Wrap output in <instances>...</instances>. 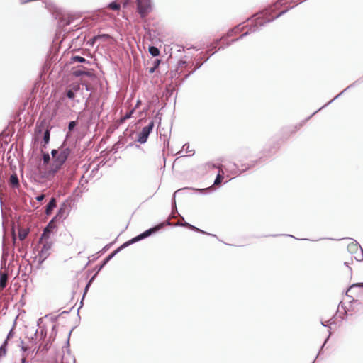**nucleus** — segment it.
Here are the masks:
<instances>
[{
	"instance_id": "f257e3e1",
	"label": "nucleus",
	"mask_w": 363,
	"mask_h": 363,
	"mask_svg": "<svg viewBox=\"0 0 363 363\" xmlns=\"http://www.w3.org/2000/svg\"><path fill=\"white\" fill-rule=\"evenodd\" d=\"M71 152V148L66 146L65 140L58 149H52L50 152L52 162L45 168L38 169L39 177L42 179L52 180L62 168Z\"/></svg>"
},
{
	"instance_id": "b1692460",
	"label": "nucleus",
	"mask_w": 363,
	"mask_h": 363,
	"mask_svg": "<svg viewBox=\"0 0 363 363\" xmlns=\"http://www.w3.org/2000/svg\"><path fill=\"white\" fill-rule=\"evenodd\" d=\"M100 117V113L98 111H95L94 110H92L89 115V117L85 121V125L86 127H89L91 125H92L94 121L99 118Z\"/></svg>"
},
{
	"instance_id": "09e8293b",
	"label": "nucleus",
	"mask_w": 363,
	"mask_h": 363,
	"mask_svg": "<svg viewBox=\"0 0 363 363\" xmlns=\"http://www.w3.org/2000/svg\"><path fill=\"white\" fill-rule=\"evenodd\" d=\"M133 3L134 0H121V4H122L123 7L125 9L133 6Z\"/></svg>"
},
{
	"instance_id": "e2e57ef3",
	"label": "nucleus",
	"mask_w": 363,
	"mask_h": 363,
	"mask_svg": "<svg viewBox=\"0 0 363 363\" xmlns=\"http://www.w3.org/2000/svg\"><path fill=\"white\" fill-rule=\"evenodd\" d=\"M213 55V54H210L207 57H205L204 55H201L199 56V59L203 63H205L206 62H207L210 57Z\"/></svg>"
},
{
	"instance_id": "20e7f679",
	"label": "nucleus",
	"mask_w": 363,
	"mask_h": 363,
	"mask_svg": "<svg viewBox=\"0 0 363 363\" xmlns=\"http://www.w3.org/2000/svg\"><path fill=\"white\" fill-rule=\"evenodd\" d=\"M48 122L45 119L42 120L36 124L35 133L38 135L43 134V140L40 143L41 148H46L50 139V128L47 127Z\"/></svg>"
},
{
	"instance_id": "423d86ee",
	"label": "nucleus",
	"mask_w": 363,
	"mask_h": 363,
	"mask_svg": "<svg viewBox=\"0 0 363 363\" xmlns=\"http://www.w3.org/2000/svg\"><path fill=\"white\" fill-rule=\"evenodd\" d=\"M361 82H363V77H360L358 79H357L356 81H354L353 83L350 84L348 86H347L344 90H342L340 93H339L337 95H336L333 99H331L330 101H329L328 103H326L325 105H323L322 107H320L319 109H318L317 111H315V112H313L310 116H308V118H306L304 121H303L299 125H298V127L296 126L295 127V129L297 130L299 127L302 126L303 124L308 121L311 117H313L315 114H316L318 111H320V110H322L323 108H325L326 106H328L329 104H330L331 103H333L335 100H336L337 99H338L342 94H344L345 91H347V90L354 87L356 85L360 84Z\"/></svg>"
},
{
	"instance_id": "6e6d98bb",
	"label": "nucleus",
	"mask_w": 363,
	"mask_h": 363,
	"mask_svg": "<svg viewBox=\"0 0 363 363\" xmlns=\"http://www.w3.org/2000/svg\"><path fill=\"white\" fill-rule=\"evenodd\" d=\"M337 318H339L338 317V308L337 309L335 313L333 315V317L328 320V322L330 323V325H335L337 323L336 320Z\"/></svg>"
},
{
	"instance_id": "ddd939ff",
	"label": "nucleus",
	"mask_w": 363,
	"mask_h": 363,
	"mask_svg": "<svg viewBox=\"0 0 363 363\" xmlns=\"http://www.w3.org/2000/svg\"><path fill=\"white\" fill-rule=\"evenodd\" d=\"M170 225L169 221L162 222L142 232L145 239L154 235L161 231L166 225Z\"/></svg>"
},
{
	"instance_id": "69168bd1",
	"label": "nucleus",
	"mask_w": 363,
	"mask_h": 363,
	"mask_svg": "<svg viewBox=\"0 0 363 363\" xmlns=\"http://www.w3.org/2000/svg\"><path fill=\"white\" fill-rule=\"evenodd\" d=\"M45 198V194H40L35 196V199L38 202H42Z\"/></svg>"
},
{
	"instance_id": "72a5a7b5",
	"label": "nucleus",
	"mask_w": 363,
	"mask_h": 363,
	"mask_svg": "<svg viewBox=\"0 0 363 363\" xmlns=\"http://www.w3.org/2000/svg\"><path fill=\"white\" fill-rule=\"evenodd\" d=\"M39 242H43V245L40 250H43V252H49V250L51 249L52 246V242L50 241V240H40V238L39 239Z\"/></svg>"
},
{
	"instance_id": "052dcab7",
	"label": "nucleus",
	"mask_w": 363,
	"mask_h": 363,
	"mask_svg": "<svg viewBox=\"0 0 363 363\" xmlns=\"http://www.w3.org/2000/svg\"><path fill=\"white\" fill-rule=\"evenodd\" d=\"M14 327H15V325H13L12 328L9 331L5 340H7L9 341V340H11V338L13 337V336L15 335Z\"/></svg>"
},
{
	"instance_id": "9d476101",
	"label": "nucleus",
	"mask_w": 363,
	"mask_h": 363,
	"mask_svg": "<svg viewBox=\"0 0 363 363\" xmlns=\"http://www.w3.org/2000/svg\"><path fill=\"white\" fill-rule=\"evenodd\" d=\"M155 127L154 121H150L147 125L144 126L142 130L138 133L137 138L135 142L139 143L140 144H144L147 141V139L152 132L153 128Z\"/></svg>"
},
{
	"instance_id": "bb28decb",
	"label": "nucleus",
	"mask_w": 363,
	"mask_h": 363,
	"mask_svg": "<svg viewBox=\"0 0 363 363\" xmlns=\"http://www.w3.org/2000/svg\"><path fill=\"white\" fill-rule=\"evenodd\" d=\"M126 142V139L123 136H120L118 140L112 146L111 152L116 153L118 149L123 147Z\"/></svg>"
},
{
	"instance_id": "7ed1b4c3",
	"label": "nucleus",
	"mask_w": 363,
	"mask_h": 363,
	"mask_svg": "<svg viewBox=\"0 0 363 363\" xmlns=\"http://www.w3.org/2000/svg\"><path fill=\"white\" fill-rule=\"evenodd\" d=\"M189 62L186 59H180L178 60L177 64V67L174 69L171 70L170 72H167V78H169L171 79V82L175 86H180L182 84H179L183 78H181L180 76L183 74V67H187L189 65Z\"/></svg>"
},
{
	"instance_id": "412c9836",
	"label": "nucleus",
	"mask_w": 363,
	"mask_h": 363,
	"mask_svg": "<svg viewBox=\"0 0 363 363\" xmlns=\"http://www.w3.org/2000/svg\"><path fill=\"white\" fill-rule=\"evenodd\" d=\"M266 162V159H264L263 156H260L258 159L251 161L250 163L242 164L241 166L242 167L243 172H246L248 169H250L252 167H256L257 165H261Z\"/></svg>"
},
{
	"instance_id": "58836bf2",
	"label": "nucleus",
	"mask_w": 363,
	"mask_h": 363,
	"mask_svg": "<svg viewBox=\"0 0 363 363\" xmlns=\"http://www.w3.org/2000/svg\"><path fill=\"white\" fill-rule=\"evenodd\" d=\"M57 325L56 324L53 325L51 329V332L49 336L48 340L53 342L56 338L57 334Z\"/></svg>"
},
{
	"instance_id": "c9c22d12",
	"label": "nucleus",
	"mask_w": 363,
	"mask_h": 363,
	"mask_svg": "<svg viewBox=\"0 0 363 363\" xmlns=\"http://www.w3.org/2000/svg\"><path fill=\"white\" fill-rule=\"evenodd\" d=\"M133 244H134V243H133V240H132V238H131V239H130V240H128L125 241V242H123L122 245H120L119 247H118L117 248H116V249L114 250V251H115V252H116V254H118V253H119L121 251H122L123 249H125V248H126V247H129L130 245H133Z\"/></svg>"
},
{
	"instance_id": "13d9d810",
	"label": "nucleus",
	"mask_w": 363,
	"mask_h": 363,
	"mask_svg": "<svg viewBox=\"0 0 363 363\" xmlns=\"http://www.w3.org/2000/svg\"><path fill=\"white\" fill-rule=\"evenodd\" d=\"M21 350L23 352V354H26V355H28L29 353L32 351L31 348L27 345H21Z\"/></svg>"
},
{
	"instance_id": "4d7b16f0",
	"label": "nucleus",
	"mask_w": 363,
	"mask_h": 363,
	"mask_svg": "<svg viewBox=\"0 0 363 363\" xmlns=\"http://www.w3.org/2000/svg\"><path fill=\"white\" fill-rule=\"evenodd\" d=\"M41 348L42 346H40L39 345L38 346L35 345V347L32 350L31 353L35 354V355H37L40 353L43 354V350Z\"/></svg>"
},
{
	"instance_id": "680f3d73",
	"label": "nucleus",
	"mask_w": 363,
	"mask_h": 363,
	"mask_svg": "<svg viewBox=\"0 0 363 363\" xmlns=\"http://www.w3.org/2000/svg\"><path fill=\"white\" fill-rule=\"evenodd\" d=\"M7 347H8V340H5L1 345L0 346V350H2L4 352H7Z\"/></svg>"
},
{
	"instance_id": "3c124183",
	"label": "nucleus",
	"mask_w": 363,
	"mask_h": 363,
	"mask_svg": "<svg viewBox=\"0 0 363 363\" xmlns=\"http://www.w3.org/2000/svg\"><path fill=\"white\" fill-rule=\"evenodd\" d=\"M182 151H185L187 153L188 152H191V151H193V154L192 155L194 154V150H189V144L188 143H186L184 145H183L182 150L179 151L177 152V154H179V155L181 154Z\"/></svg>"
},
{
	"instance_id": "8fccbe9b",
	"label": "nucleus",
	"mask_w": 363,
	"mask_h": 363,
	"mask_svg": "<svg viewBox=\"0 0 363 363\" xmlns=\"http://www.w3.org/2000/svg\"><path fill=\"white\" fill-rule=\"evenodd\" d=\"M354 287H359V288H363V282H359V283H354L352 284L347 289V291H346V296H347L348 297H351V296H350L347 293L349 291L351 290L352 288H354Z\"/></svg>"
},
{
	"instance_id": "cd10ccee",
	"label": "nucleus",
	"mask_w": 363,
	"mask_h": 363,
	"mask_svg": "<svg viewBox=\"0 0 363 363\" xmlns=\"http://www.w3.org/2000/svg\"><path fill=\"white\" fill-rule=\"evenodd\" d=\"M56 208V199L54 197H52L49 202L47 203L45 206V214L47 216H50L52 214L53 210Z\"/></svg>"
},
{
	"instance_id": "f704fd0d",
	"label": "nucleus",
	"mask_w": 363,
	"mask_h": 363,
	"mask_svg": "<svg viewBox=\"0 0 363 363\" xmlns=\"http://www.w3.org/2000/svg\"><path fill=\"white\" fill-rule=\"evenodd\" d=\"M50 154L48 152H43V167L41 168H45L47 165L51 163L52 159L50 157Z\"/></svg>"
},
{
	"instance_id": "49530a36",
	"label": "nucleus",
	"mask_w": 363,
	"mask_h": 363,
	"mask_svg": "<svg viewBox=\"0 0 363 363\" xmlns=\"http://www.w3.org/2000/svg\"><path fill=\"white\" fill-rule=\"evenodd\" d=\"M40 340L44 341L47 337V329L45 326L40 327Z\"/></svg>"
},
{
	"instance_id": "a18cd8bd",
	"label": "nucleus",
	"mask_w": 363,
	"mask_h": 363,
	"mask_svg": "<svg viewBox=\"0 0 363 363\" xmlns=\"http://www.w3.org/2000/svg\"><path fill=\"white\" fill-rule=\"evenodd\" d=\"M77 125H78L77 120L70 121L68 123V125H67V128H68L69 131H74L77 128Z\"/></svg>"
},
{
	"instance_id": "bf43d9fd",
	"label": "nucleus",
	"mask_w": 363,
	"mask_h": 363,
	"mask_svg": "<svg viewBox=\"0 0 363 363\" xmlns=\"http://www.w3.org/2000/svg\"><path fill=\"white\" fill-rule=\"evenodd\" d=\"M97 41H99V40L97 39L96 35H95L90 38L86 45L93 47Z\"/></svg>"
},
{
	"instance_id": "9b49d317",
	"label": "nucleus",
	"mask_w": 363,
	"mask_h": 363,
	"mask_svg": "<svg viewBox=\"0 0 363 363\" xmlns=\"http://www.w3.org/2000/svg\"><path fill=\"white\" fill-rule=\"evenodd\" d=\"M182 59H186L189 62V65L188 67L194 66V68L191 71H189L187 74H184L183 79L178 83L179 84H182L186 79H187L191 74H193L197 69L201 67V66L203 65V62H202L199 57L195 58L194 60H192L191 57H189L187 55H184V57Z\"/></svg>"
},
{
	"instance_id": "4be33fe9",
	"label": "nucleus",
	"mask_w": 363,
	"mask_h": 363,
	"mask_svg": "<svg viewBox=\"0 0 363 363\" xmlns=\"http://www.w3.org/2000/svg\"><path fill=\"white\" fill-rule=\"evenodd\" d=\"M338 317L340 318L341 321L346 320L348 317L347 309L343 303V301H340L338 304Z\"/></svg>"
},
{
	"instance_id": "79ce46f5",
	"label": "nucleus",
	"mask_w": 363,
	"mask_h": 363,
	"mask_svg": "<svg viewBox=\"0 0 363 363\" xmlns=\"http://www.w3.org/2000/svg\"><path fill=\"white\" fill-rule=\"evenodd\" d=\"M108 8L112 11H118L121 8V5L116 1H112L108 4Z\"/></svg>"
},
{
	"instance_id": "2f4dec72",
	"label": "nucleus",
	"mask_w": 363,
	"mask_h": 363,
	"mask_svg": "<svg viewBox=\"0 0 363 363\" xmlns=\"http://www.w3.org/2000/svg\"><path fill=\"white\" fill-rule=\"evenodd\" d=\"M8 281V274L4 271V269L0 270V289H4L7 285Z\"/></svg>"
},
{
	"instance_id": "e433bc0d",
	"label": "nucleus",
	"mask_w": 363,
	"mask_h": 363,
	"mask_svg": "<svg viewBox=\"0 0 363 363\" xmlns=\"http://www.w3.org/2000/svg\"><path fill=\"white\" fill-rule=\"evenodd\" d=\"M148 52L152 57H158L160 55V49L153 45L148 46Z\"/></svg>"
},
{
	"instance_id": "de8ad7c7",
	"label": "nucleus",
	"mask_w": 363,
	"mask_h": 363,
	"mask_svg": "<svg viewBox=\"0 0 363 363\" xmlns=\"http://www.w3.org/2000/svg\"><path fill=\"white\" fill-rule=\"evenodd\" d=\"M161 64H162V67L165 65V63L162 62V60H160L159 58H155L152 61V67H155L158 70L160 69V66Z\"/></svg>"
},
{
	"instance_id": "aec40b11",
	"label": "nucleus",
	"mask_w": 363,
	"mask_h": 363,
	"mask_svg": "<svg viewBox=\"0 0 363 363\" xmlns=\"http://www.w3.org/2000/svg\"><path fill=\"white\" fill-rule=\"evenodd\" d=\"M345 239H349V240H352V242L347 245V250H348V252L350 254H354V253H356L357 251L358 250V249L359 248L360 251H361V253H362V258L360 259L356 258V259L357 261L363 260V249L360 246V245L357 241H355L354 240H353V239H352L350 238H346Z\"/></svg>"
},
{
	"instance_id": "864d4df0",
	"label": "nucleus",
	"mask_w": 363,
	"mask_h": 363,
	"mask_svg": "<svg viewBox=\"0 0 363 363\" xmlns=\"http://www.w3.org/2000/svg\"><path fill=\"white\" fill-rule=\"evenodd\" d=\"M113 244V242L106 245L104 247H103V248L100 251L98 252V253L101 254V255L104 254L110 249V247L112 246Z\"/></svg>"
},
{
	"instance_id": "f3484780",
	"label": "nucleus",
	"mask_w": 363,
	"mask_h": 363,
	"mask_svg": "<svg viewBox=\"0 0 363 363\" xmlns=\"http://www.w3.org/2000/svg\"><path fill=\"white\" fill-rule=\"evenodd\" d=\"M117 254L113 250L108 255H107L100 264H97L93 269H90L88 271L89 273H91L92 271H96V273H99L103 268Z\"/></svg>"
},
{
	"instance_id": "5701e85b",
	"label": "nucleus",
	"mask_w": 363,
	"mask_h": 363,
	"mask_svg": "<svg viewBox=\"0 0 363 363\" xmlns=\"http://www.w3.org/2000/svg\"><path fill=\"white\" fill-rule=\"evenodd\" d=\"M320 324L323 326V327H326V328H328V335L327 336V337L325 339L323 345H321L319 351H318V353L315 357V359L318 357V355L322 352V350L324 347V346L325 345V344L328 342V341L329 340L331 335H332V332H331V325H330V323L328 321H323L321 320L320 321Z\"/></svg>"
},
{
	"instance_id": "4c0bfd02",
	"label": "nucleus",
	"mask_w": 363,
	"mask_h": 363,
	"mask_svg": "<svg viewBox=\"0 0 363 363\" xmlns=\"http://www.w3.org/2000/svg\"><path fill=\"white\" fill-rule=\"evenodd\" d=\"M9 182L13 188H18L19 186V179L16 173L11 175Z\"/></svg>"
},
{
	"instance_id": "0e129e2a",
	"label": "nucleus",
	"mask_w": 363,
	"mask_h": 363,
	"mask_svg": "<svg viewBox=\"0 0 363 363\" xmlns=\"http://www.w3.org/2000/svg\"><path fill=\"white\" fill-rule=\"evenodd\" d=\"M197 233H201V234H203V235H211L212 237H215V238H218L216 235L209 233H208L206 231H204L203 230H201L200 228H199V230H197Z\"/></svg>"
},
{
	"instance_id": "39448f33",
	"label": "nucleus",
	"mask_w": 363,
	"mask_h": 363,
	"mask_svg": "<svg viewBox=\"0 0 363 363\" xmlns=\"http://www.w3.org/2000/svg\"><path fill=\"white\" fill-rule=\"evenodd\" d=\"M188 190H193L197 194L206 195V194L213 193L215 189L212 186H209V187L203 188V189H196V188H193V187H184V188H181V189L177 190L173 194L172 199H171V206H172V212L177 211V204H176V195L183 193L184 191H186Z\"/></svg>"
},
{
	"instance_id": "7c9ffc66",
	"label": "nucleus",
	"mask_w": 363,
	"mask_h": 363,
	"mask_svg": "<svg viewBox=\"0 0 363 363\" xmlns=\"http://www.w3.org/2000/svg\"><path fill=\"white\" fill-rule=\"evenodd\" d=\"M79 89V85H74L72 89H66L65 96L71 100H74L76 96L77 91Z\"/></svg>"
},
{
	"instance_id": "f8f14e48",
	"label": "nucleus",
	"mask_w": 363,
	"mask_h": 363,
	"mask_svg": "<svg viewBox=\"0 0 363 363\" xmlns=\"http://www.w3.org/2000/svg\"><path fill=\"white\" fill-rule=\"evenodd\" d=\"M55 218H52L43 230L40 240H50L51 235H54L57 230V225L55 222Z\"/></svg>"
},
{
	"instance_id": "4468645a",
	"label": "nucleus",
	"mask_w": 363,
	"mask_h": 363,
	"mask_svg": "<svg viewBox=\"0 0 363 363\" xmlns=\"http://www.w3.org/2000/svg\"><path fill=\"white\" fill-rule=\"evenodd\" d=\"M177 86H175L172 83H169L165 86V88L162 92V100L164 104L163 107H164L167 104L168 101H169V99L174 94V92L175 91V88Z\"/></svg>"
},
{
	"instance_id": "0eeeda50",
	"label": "nucleus",
	"mask_w": 363,
	"mask_h": 363,
	"mask_svg": "<svg viewBox=\"0 0 363 363\" xmlns=\"http://www.w3.org/2000/svg\"><path fill=\"white\" fill-rule=\"evenodd\" d=\"M361 82H363V77H360L358 79H357L356 81H354L353 83L350 84L348 86H347L344 90H342L340 93H339L337 95H336L333 99H331L330 101H329L328 103H326L325 105H323L322 107H320L319 109H318L317 111H315V112H313L310 116H308V118H306L304 121H303L299 125H298V127L296 126L295 127V129L297 130L299 127L302 126L303 124L308 121L311 117H313L315 114H316L318 111H320V110H322L323 108H325L326 106H328L329 104H330L331 103H333L335 100H336L337 99H338L342 94H344L345 91H347V90L354 87L356 85L360 84Z\"/></svg>"
},
{
	"instance_id": "1a4fd4ad",
	"label": "nucleus",
	"mask_w": 363,
	"mask_h": 363,
	"mask_svg": "<svg viewBox=\"0 0 363 363\" xmlns=\"http://www.w3.org/2000/svg\"><path fill=\"white\" fill-rule=\"evenodd\" d=\"M71 74L79 78L88 77L92 79L94 77V69H89L82 65L73 66L71 68Z\"/></svg>"
},
{
	"instance_id": "37998d69",
	"label": "nucleus",
	"mask_w": 363,
	"mask_h": 363,
	"mask_svg": "<svg viewBox=\"0 0 363 363\" xmlns=\"http://www.w3.org/2000/svg\"><path fill=\"white\" fill-rule=\"evenodd\" d=\"M74 328H75V327H73L70 330V331L69 332L68 335H67V341H66V342L65 344V346H64V347L66 348L67 353L70 352V349H69L70 342H69V340H70L71 334H72V331L74 330Z\"/></svg>"
},
{
	"instance_id": "393cba45",
	"label": "nucleus",
	"mask_w": 363,
	"mask_h": 363,
	"mask_svg": "<svg viewBox=\"0 0 363 363\" xmlns=\"http://www.w3.org/2000/svg\"><path fill=\"white\" fill-rule=\"evenodd\" d=\"M9 255V252L7 249H6V247L4 246V242H2V255H1V269H5L6 268Z\"/></svg>"
},
{
	"instance_id": "5fc2aeb1",
	"label": "nucleus",
	"mask_w": 363,
	"mask_h": 363,
	"mask_svg": "<svg viewBox=\"0 0 363 363\" xmlns=\"http://www.w3.org/2000/svg\"><path fill=\"white\" fill-rule=\"evenodd\" d=\"M144 235H143V233H141L138 234V235L132 238L133 243L135 244L139 241L144 240L145 239Z\"/></svg>"
},
{
	"instance_id": "ea45409f",
	"label": "nucleus",
	"mask_w": 363,
	"mask_h": 363,
	"mask_svg": "<svg viewBox=\"0 0 363 363\" xmlns=\"http://www.w3.org/2000/svg\"><path fill=\"white\" fill-rule=\"evenodd\" d=\"M52 342L51 341H50L49 340H48L47 341H45L44 343H40L39 345L40 346H42V350H43V354H45L48 352V350L50 349L51 347V345H52Z\"/></svg>"
},
{
	"instance_id": "a878e982",
	"label": "nucleus",
	"mask_w": 363,
	"mask_h": 363,
	"mask_svg": "<svg viewBox=\"0 0 363 363\" xmlns=\"http://www.w3.org/2000/svg\"><path fill=\"white\" fill-rule=\"evenodd\" d=\"M74 62L81 63V64H82V65H91L92 64V62L91 61L86 60V58H84V57H82L80 55H72L71 57L69 63L73 64Z\"/></svg>"
},
{
	"instance_id": "774afa93",
	"label": "nucleus",
	"mask_w": 363,
	"mask_h": 363,
	"mask_svg": "<svg viewBox=\"0 0 363 363\" xmlns=\"http://www.w3.org/2000/svg\"><path fill=\"white\" fill-rule=\"evenodd\" d=\"M147 70H148V72H149L150 74H153V73H155V72H160V70H158L157 69H156L155 67H152H152H149V68H147Z\"/></svg>"
},
{
	"instance_id": "c85d7f7f",
	"label": "nucleus",
	"mask_w": 363,
	"mask_h": 363,
	"mask_svg": "<svg viewBox=\"0 0 363 363\" xmlns=\"http://www.w3.org/2000/svg\"><path fill=\"white\" fill-rule=\"evenodd\" d=\"M144 30L145 31V35L148 38L149 40L153 41L157 39L158 35L157 31L145 26H144Z\"/></svg>"
},
{
	"instance_id": "a211bd4d",
	"label": "nucleus",
	"mask_w": 363,
	"mask_h": 363,
	"mask_svg": "<svg viewBox=\"0 0 363 363\" xmlns=\"http://www.w3.org/2000/svg\"><path fill=\"white\" fill-rule=\"evenodd\" d=\"M98 274L99 273H96V271H95V273L94 274H93L91 276V277L89 279V280L87 281L84 289V293H83V295H82V298L80 301V304H79V306L77 309V315L78 317L80 318V316H79V309L82 308L83 305H84V297L86 296V294H87L91 285L92 284V283L94 282V281L96 279V278L98 276Z\"/></svg>"
},
{
	"instance_id": "2eb2a0df",
	"label": "nucleus",
	"mask_w": 363,
	"mask_h": 363,
	"mask_svg": "<svg viewBox=\"0 0 363 363\" xmlns=\"http://www.w3.org/2000/svg\"><path fill=\"white\" fill-rule=\"evenodd\" d=\"M71 209V205L68 202V201H65L62 202V203L60 205V208L57 210L56 215L53 217L55 218V220L57 218H65L66 216L68 215L69 211Z\"/></svg>"
},
{
	"instance_id": "603ef678",
	"label": "nucleus",
	"mask_w": 363,
	"mask_h": 363,
	"mask_svg": "<svg viewBox=\"0 0 363 363\" xmlns=\"http://www.w3.org/2000/svg\"><path fill=\"white\" fill-rule=\"evenodd\" d=\"M97 39L99 40L106 41L109 39L110 35L106 33H101L96 35Z\"/></svg>"
},
{
	"instance_id": "c03bdc74",
	"label": "nucleus",
	"mask_w": 363,
	"mask_h": 363,
	"mask_svg": "<svg viewBox=\"0 0 363 363\" xmlns=\"http://www.w3.org/2000/svg\"><path fill=\"white\" fill-rule=\"evenodd\" d=\"M38 333V330H35L34 333L29 337V343L32 344L33 345H37Z\"/></svg>"
},
{
	"instance_id": "dca6fc26",
	"label": "nucleus",
	"mask_w": 363,
	"mask_h": 363,
	"mask_svg": "<svg viewBox=\"0 0 363 363\" xmlns=\"http://www.w3.org/2000/svg\"><path fill=\"white\" fill-rule=\"evenodd\" d=\"M222 169H224L226 172L233 175L235 177L243 173L242 169H240L237 164L234 162H228V164L223 165Z\"/></svg>"
},
{
	"instance_id": "c756f323",
	"label": "nucleus",
	"mask_w": 363,
	"mask_h": 363,
	"mask_svg": "<svg viewBox=\"0 0 363 363\" xmlns=\"http://www.w3.org/2000/svg\"><path fill=\"white\" fill-rule=\"evenodd\" d=\"M224 177H225L224 172L223 170L219 169L217 173V175L214 179L213 184L211 186L215 189L213 191H215L216 190V189L214 187V186H220Z\"/></svg>"
},
{
	"instance_id": "473e14b6",
	"label": "nucleus",
	"mask_w": 363,
	"mask_h": 363,
	"mask_svg": "<svg viewBox=\"0 0 363 363\" xmlns=\"http://www.w3.org/2000/svg\"><path fill=\"white\" fill-rule=\"evenodd\" d=\"M50 252H43V250H40L38 257V261L37 264V268H40L42 264L45 262V260L49 257Z\"/></svg>"
},
{
	"instance_id": "f03ea898",
	"label": "nucleus",
	"mask_w": 363,
	"mask_h": 363,
	"mask_svg": "<svg viewBox=\"0 0 363 363\" xmlns=\"http://www.w3.org/2000/svg\"><path fill=\"white\" fill-rule=\"evenodd\" d=\"M42 4L45 8L50 10L54 19L57 21V28L59 29H63L72 23L73 17L70 14L66 13L62 9L52 4H48L46 1H43Z\"/></svg>"
},
{
	"instance_id": "a19ab883",
	"label": "nucleus",
	"mask_w": 363,
	"mask_h": 363,
	"mask_svg": "<svg viewBox=\"0 0 363 363\" xmlns=\"http://www.w3.org/2000/svg\"><path fill=\"white\" fill-rule=\"evenodd\" d=\"M206 168L208 169H220L223 167V164H216L212 162H208L205 164Z\"/></svg>"
},
{
	"instance_id": "6ab92c4d",
	"label": "nucleus",
	"mask_w": 363,
	"mask_h": 363,
	"mask_svg": "<svg viewBox=\"0 0 363 363\" xmlns=\"http://www.w3.org/2000/svg\"><path fill=\"white\" fill-rule=\"evenodd\" d=\"M279 148V145L278 142H274L272 144L269 145V147H265L262 150V155L264 159L267 157H269L273 155L276 151Z\"/></svg>"
},
{
	"instance_id": "6e6552de",
	"label": "nucleus",
	"mask_w": 363,
	"mask_h": 363,
	"mask_svg": "<svg viewBox=\"0 0 363 363\" xmlns=\"http://www.w3.org/2000/svg\"><path fill=\"white\" fill-rule=\"evenodd\" d=\"M151 0H136V11L141 18H145L152 11Z\"/></svg>"
},
{
	"instance_id": "338daca9",
	"label": "nucleus",
	"mask_w": 363,
	"mask_h": 363,
	"mask_svg": "<svg viewBox=\"0 0 363 363\" xmlns=\"http://www.w3.org/2000/svg\"><path fill=\"white\" fill-rule=\"evenodd\" d=\"M26 235H27L26 232H20L18 234V238L20 240L22 241L26 238Z\"/></svg>"
}]
</instances>
